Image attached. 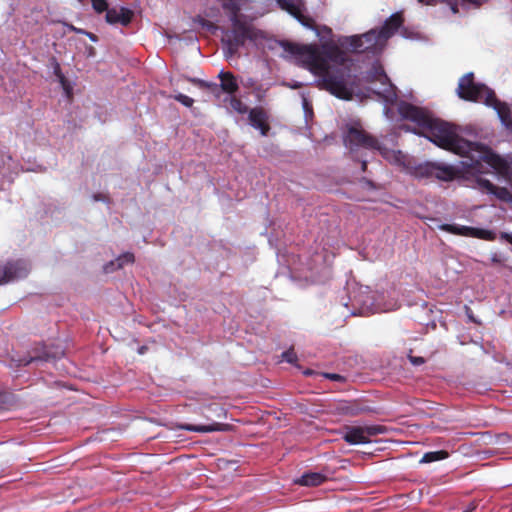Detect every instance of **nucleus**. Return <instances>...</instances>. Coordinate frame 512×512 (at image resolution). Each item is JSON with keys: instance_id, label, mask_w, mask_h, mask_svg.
Returning <instances> with one entry per match:
<instances>
[{"instance_id": "nucleus-1", "label": "nucleus", "mask_w": 512, "mask_h": 512, "mask_svg": "<svg viewBox=\"0 0 512 512\" xmlns=\"http://www.w3.org/2000/svg\"><path fill=\"white\" fill-rule=\"evenodd\" d=\"M283 50L292 55L298 64L317 76V86L342 100H351L358 77L345 66H330L329 59H337L343 53L332 46L324 54L315 44H298L289 41L280 43Z\"/></svg>"}, {"instance_id": "nucleus-2", "label": "nucleus", "mask_w": 512, "mask_h": 512, "mask_svg": "<svg viewBox=\"0 0 512 512\" xmlns=\"http://www.w3.org/2000/svg\"><path fill=\"white\" fill-rule=\"evenodd\" d=\"M398 113L421 130H413L415 134L425 136L438 147L461 156L472 150L473 143L459 137L454 126L434 118L428 110L403 101L398 105Z\"/></svg>"}, {"instance_id": "nucleus-3", "label": "nucleus", "mask_w": 512, "mask_h": 512, "mask_svg": "<svg viewBox=\"0 0 512 512\" xmlns=\"http://www.w3.org/2000/svg\"><path fill=\"white\" fill-rule=\"evenodd\" d=\"M222 8L227 11L231 22V28L223 31L221 39L227 58L236 55L247 41L255 46L263 45L267 34L240 14L241 7L238 0H222Z\"/></svg>"}, {"instance_id": "nucleus-4", "label": "nucleus", "mask_w": 512, "mask_h": 512, "mask_svg": "<svg viewBox=\"0 0 512 512\" xmlns=\"http://www.w3.org/2000/svg\"><path fill=\"white\" fill-rule=\"evenodd\" d=\"M457 94L459 98L469 102H481L486 106L493 107L502 125L507 129L511 123V109L506 102L497 99L495 92L488 86L474 81L472 72L463 75L458 83Z\"/></svg>"}, {"instance_id": "nucleus-5", "label": "nucleus", "mask_w": 512, "mask_h": 512, "mask_svg": "<svg viewBox=\"0 0 512 512\" xmlns=\"http://www.w3.org/2000/svg\"><path fill=\"white\" fill-rule=\"evenodd\" d=\"M411 174L417 179L436 178L448 182L457 176L458 170L452 165L424 162L413 167Z\"/></svg>"}, {"instance_id": "nucleus-6", "label": "nucleus", "mask_w": 512, "mask_h": 512, "mask_svg": "<svg viewBox=\"0 0 512 512\" xmlns=\"http://www.w3.org/2000/svg\"><path fill=\"white\" fill-rule=\"evenodd\" d=\"M344 144L351 152L359 148L367 150L381 149V144L374 136L367 133L362 128L350 127L344 137Z\"/></svg>"}, {"instance_id": "nucleus-7", "label": "nucleus", "mask_w": 512, "mask_h": 512, "mask_svg": "<svg viewBox=\"0 0 512 512\" xmlns=\"http://www.w3.org/2000/svg\"><path fill=\"white\" fill-rule=\"evenodd\" d=\"M386 428L381 425L346 426L343 439L351 445L370 443V438L384 433Z\"/></svg>"}, {"instance_id": "nucleus-8", "label": "nucleus", "mask_w": 512, "mask_h": 512, "mask_svg": "<svg viewBox=\"0 0 512 512\" xmlns=\"http://www.w3.org/2000/svg\"><path fill=\"white\" fill-rule=\"evenodd\" d=\"M218 78L221 81L220 85H218L217 83L206 82L200 79H191V81L198 87L202 89H207L215 95H218L220 90L230 95H233L238 91L239 85L233 73L228 71H221L218 74Z\"/></svg>"}, {"instance_id": "nucleus-9", "label": "nucleus", "mask_w": 512, "mask_h": 512, "mask_svg": "<svg viewBox=\"0 0 512 512\" xmlns=\"http://www.w3.org/2000/svg\"><path fill=\"white\" fill-rule=\"evenodd\" d=\"M439 228L442 231L459 236L473 237L488 241H493L496 238L495 233L490 230L474 228L470 226H463L457 224H442Z\"/></svg>"}, {"instance_id": "nucleus-10", "label": "nucleus", "mask_w": 512, "mask_h": 512, "mask_svg": "<svg viewBox=\"0 0 512 512\" xmlns=\"http://www.w3.org/2000/svg\"><path fill=\"white\" fill-rule=\"evenodd\" d=\"M29 273L27 264L23 260L8 261L0 265V285L25 278Z\"/></svg>"}, {"instance_id": "nucleus-11", "label": "nucleus", "mask_w": 512, "mask_h": 512, "mask_svg": "<svg viewBox=\"0 0 512 512\" xmlns=\"http://www.w3.org/2000/svg\"><path fill=\"white\" fill-rule=\"evenodd\" d=\"M337 413L344 415L355 417L362 414L372 413L373 409L367 405L366 401L362 400H353V401H339L336 404Z\"/></svg>"}, {"instance_id": "nucleus-12", "label": "nucleus", "mask_w": 512, "mask_h": 512, "mask_svg": "<svg viewBox=\"0 0 512 512\" xmlns=\"http://www.w3.org/2000/svg\"><path fill=\"white\" fill-rule=\"evenodd\" d=\"M248 119L252 127L260 130L261 135L266 136L270 130L268 113L263 107H254L248 112Z\"/></svg>"}, {"instance_id": "nucleus-13", "label": "nucleus", "mask_w": 512, "mask_h": 512, "mask_svg": "<svg viewBox=\"0 0 512 512\" xmlns=\"http://www.w3.org/2000/svg\"><path fill=\"white\" fill-rule=\"evenodd\" d=\"M477 185L482 191L494 195L503 202L509 203L512 201V193L506 187H498L485 178H478Z\"/></svg>"}, {"instance_id": "nucleus-14", "label": "nucleus", "mask_w": 512, "mask_h": 512, "mask_svg": "<svg viewBox=\"0 0 512 512\" xmlns=\"http://www.w3.org/2000/svg\"><path fill=\"white\" fill-rule=\"evenodd\" d=\"M133 16V11L128 8L121 7L119 10L116 8H111L107 10L105 19L109 24L119 23L123 26H128L131 23Z\"/></svg>"}, {"instance_id": "nucleus-15", "label": "nucleus", "mask_w": 512, "mask_h": 512, "mask_svg": "<svg viewBox=\"0 0 512 512\" xmlns=\"http://www.w3.org/2000/svg\"><path fill=\"white\" fill-rule=\"evenodd\" d=\"M404 22V18L402 13L396 12L392 14L383 24V26L378 30L380 32V37L384 40H388L392 37L395 32L402 26Z\"/></svg>"}, {"instance_id": "nucleus-16", "label": "nucleus", "mask_w": 512, "mask_h": 512, "mask_svg": "<svg viewBox=\"0 0 512 512\" xmlns=\"http://www.w3.org/2000/svg\"><path fill=\"white\" fill-rule=\"evenodd\" d=\"M363 42L367 52L377 53L381 51L386 45V40L380 37V32L376 29H372L362 34Z\"/></svg>"}, {"instance_id": "nucleus-17", "label": "nucleus", "mask_w": 512, "mask_h": 512, "mask_svg": "<svg viewBox=\"0 0 512 512\" xmlns=\"http://www.w3.org/2000/svg\"><path fill=\"white\" fill-rule=\"evenodd\" d=\"M328 480V476L321 472H306L300 478L295 480V484L307 487H316Z\"/></svg>"}, {"instance_id": "nucleus-18", "label": "nucleus", "mask_w": 512, "mask_h": 512, "mask_svg": "<svg viewBox=\"0 0 512 512\" xmlns=\"http://www.w3.org/2000/svg\"><path fill=\"white\" fill-rule=\"evenodd\" d=\"M482 159L501 174H506L509 170L507 161L488 149L483 152Z\"/></svg>"}, {"instance_id": "nucleus-19", "label": "nucleus", "mask_w": 512, "mask_h": 512, "mask_svg": "<svg viewBox=\"0 0 512 512\" xmlns=\"http://www.w3.org/2000/svg\"><path fill=\"white\" fill-rule=\"evenodd\" d=\"M180 428L190 432L210 433L215 431H228L230 429V425L214 422L209 425L183 424Z\"/></svg>"}, {"instance_id": "nucleus-20", "label": "nucleus", "mask_w": 512, "mask_h": 512, "mask_svg": "<svg viewBox=\"0 0 512 512\" xmlns=\"http://www.w3.org/2000/svg\"><path fill=\"white\" fill-rule=\"evenodd\" d=\"M135 260L134 254L126 252L120 255L116 261H111L104 266L105 273H111L116 269L122 268L125 264L133 263Z\"/></svg>"}, {"instance_id": "nucleus-21", "label": "nucleus", "mask_w": 512, "mask_h": 512, "mask_svg": "<svg viewBox=\"0 0 512 512\" xmlns=\"http://www.w3.org/2000/svg\"><path fill=\"white\" fill-rule=\"evenodd\" d=\"M289 12L305 27L309 29H315V21L313 18L304 15L298 7L290 5L288 8Z\"/></svg>"}, {"instance_id": "nucleus-22", "label": "nucleus", "mask_w": 512, "mask_h": 512, "mask_svg": "<svg viewBox=\"0 0 512 512\" xmlns=\"http://www.w3.org/2000/svg\"><path fill=\"white\" fill-rule=\"evenodd\" d=\"M378 151L380 152V154L382 155L383 158H385L386 160H388L391 163H395L398 165H401L404 163L405 156L402 154L401 151L390 150V149H388L386 147H382V146H381V149H378Z\"/></svg>"}, {"instance_id": "nucleus-23", "label": "nucleus", "mask_w": 512, "mask_h": 512, "mask_svg": "<svg viewBox=\"0 0 512 512\" xmlns=\"http://www.w3.org/2000/svg\"><path fill=\"white\" fill-rule=\"evenodd\" d=\"M378 151L380 152V154L382 155L383 158H385L386 160H388L391 163H395L398 165H401L404 163L405 156L402 154L401 151L390 150V149H388L386 147H382V146H381V149H378Z\"/></svg>"}, {"instance_id": "nucleus-24", "label": "nucleus", "mask_w": 512, "mask_h": 512, "mask_svg": "<svg viewBox=\"0 0 512 512\" xmlns=\"http://www.w3.org/2000/svg\"><path fill=\"white\" fill-rule=\"evenodd\" d=\"M345 43H347V45L353 52H358V53L367 52L365 49V44L363 42L362 35H359V36L354 35V36L348 37L346 39Z\"/></svg>"}, {"instance_id": "nucleus-25", "label": "nucleus", "mask_w": 512, "mask_h": 512, "mask_svg": "<svg viewBox=\"0 0 512 512\" xmlns=\"http://www.w3.org/2000/svg\"><path fill=\"white\" fill-rule=\"evenodd\" d=\"M448 457V452L444 450L427 452L423 455L421 463H431L434 461L443 460Z\"/></svg>"}, {"instance_id": "nucleus-26", "label": "nucleus", "mask_w": 512, "mask_h": 512, "mask_svg": "<svg viewBox=\"0 0 512 512\" xmlns=\"http://www.w3.org/2000/svg\"><path fill=\"white\" fill-rule=\"evenodd\" d=\"M230 107L239 114H245L249 112L248 107L238 97L232 96L230 98Z\"/></svg>"}, {"instance_id": "nucleus-27", "label": "nucleus", "mask_w": 512, "mask_h": 512, "mask_svg": "<svg viewBox=\"0 0 512 512\" xmlns=\"http://www.w3.org/2000/svg\"><path fill=\"white\" fill-rule=\"evenodd\" d=\"M92 4V8L94 11L98 14H101L103 12H107L109 10V5L107 0H90Z\"/></svg>"}, {"instance_id": "nucleus-28", "label": "nucleus", "mask_w": 512, "mask_h": 512, "mask_svg": "<svg viewBox=\"0 0 512 512\" xmlns=\"http://www.w3.org/2000/svg\"><path fill=\"white\" fill-rule=\"evenodd\" d=\"M282 359L290 364H295L298 360L297 354L293 348L284 351L281 355Z\"/></svg>"}, {"instance_id": "nucleus-29", "label": "nucleus", "mask_w": 512, "mask_h": 512, "mask_svg": "<svg viewBox=\"0 0 512 512\" xmlns=\"http://www.w3.org/2000/svg\"><path fill=\"white\" fill-rule=\"evenodd\" d=\"M174 99L188 108L192 107L193 103H194V100L191 97L181 94V93L175 95Z\"/></svg>"}, {"instance_id": "nucleus-30", "label": "nucleus", "mask_w": 512, "mask_h": 512, "mask_svg": "<svg viewBox=\"0 0 512 512\" xmlns=\"http://www.w3.org/2000/svg\"><path fill=\"white\" fill-rule=\"evenodd\" d=\"M208 410L213 411L217 417H225V410L223 407L219 406L218 404H210L207 406Z\"/></svg>"}, {"instance_id": "nucleus-31", "label": "nucleus", "mask_w": 512, "mask_h": 512, "mask_svg": "<svg viewBox=\"0 0 512 512\" xmlns=\"http://www.w3.org/2000/svg\"><path fill=\"white\" fill-rule=\"evenodd\" d=\"M465 312L471 322L478 323V321L474 317L472 309L469 306H465Z\"/></svg>"}, {"instance_id": "nucleus-32", "label": "nucleus", "mask_w": 512, "mask_h": 512, "mask_svg": "<svg viewBox=\"0 0 512 512\" xmlns=\"http://www.w3.org/2000/svg\"><path fill=\"white\" fill-rule=\"evenodd\" d=\"M325 377L333 381H339L343 378L341 375L334 373H327L325 374Z\"/></svg>"}, {"instance_id": "nucleus-33", "label": "nucleus", "mask_w": 512, "mask_h": 512, "mask_svg": "<svg viewBox=\"0 0 512 512\" xmlns=\"http://www.w3.org/2000/svg\"><path fill=\"white\" fill-rule=\"evenodd\" d=\"M501 238L506 240L508 243L512 245V234L510 233H502Z\"/></svg>"}, {"instance_id": "nucleus-34", "label": "nucleus", "mask_w": 512, "mask_h": 512, "mask_svg": "<svg viewBox=\"0 0 512 512\" xmlns=\"http://www.w3.org/2000/svg\"><path fill=\"white\" fill-rule=\"evenodd\" d=\"M411 362L413 364L419 365V364L424 363V359L422 357H412Z\"/></svg>"}, {"instance_id": "nucleus-35", "label": "nucleus", "mask_w": 512, "mask_h": 512, "mask_svg": "<svg viewBox=\"0 0 512 512\" xmlns=\"http://www.w3.org/2000/svg\"><path fill=\"white\" fill-rule=\"evenodd\" d=\"M362 181H363L366 185H368L369 187H371V188H374V187H375V186H374V183H373L371 180H368V179H366V178H363V179H362Z\"/></svg>"}, {"instance_id": "nucleus-36", "label": "nucleus", "mask_w": 512, "mask_h": 512, "mask_svg": "<svg viewBox=\"0 0 512 512\" xmlns=\"http://www.w3.org/2000/svg\"><path fill=\"white\" fill-rule=\"evenodd\" d=\"M361 169H362L363 172L366 171V169H367V161H365V160L361 161Z\"/></svg>"}, {"instance_id": "nucleus-37", "label": "nucleus", "mask_w": 512, "mask_h": 512, "mask_svg": "<svg viewBox=\"0 0 512 512\" xmlns=\"http://www.w3.org/2000/svg\"><path fill=\"white\" fill-rule=\"evenodd\" d=\"M475 508H476V505H475V504H471V505L469 506L468 510H466V511H467V512H469V511L474 510Z\"/></svg>"}, {"instance_id": "nucleus-38", "label": "nucleus", "mask_w": 512, "mask_h": 512, "mask_svg": "<svg viewBox=\"0 0 512 512\" xmlns=\"http://www.w3.org/2000/svg\"><path fill=\"white\" fill-rule=\"evenodd\" d=\"M37 358H30L29 360L25 361L24 362V365H27L29 363H31L32 361L36 360Z\"/></svg>"}, {"instance_id": "nucleus-39", "label": "nucleus", "mask_w": 512, "mask_h": 512, "mask_svg": "<svg viewBox=\"0 0 512 512\" xmlns=\"http://www.w3.org/2000/svg\"><path fill=\"white\" fill-rule=\"evenodd\" d=\"M88 35H89V37H90V39H91V40H93V41H95V40H96V36H95L94 34L89 33Z\"/></svg>"}, {"instance_id": "nucleus-40", "label": "nucleus", "mask_w": 512, "mask_h": 512, "mask_svg": "<svg viewBox=\"0 0 512 512\" xmlns=\"http://www.w3.org/2000/svg\"><path fill=\"white\" fill-rule=\"evenodd\" d=\"M305 374L310 375V374H312V371L308 369L307 371H305Z\"/></svg>"}, {"instance_id": "nucleus-41", "label": "nucleus", "mask_w": 512, "mask_h": 512, "mask_svg": "<svg viewBox=\"0 0 512 512\" xmlns=\"http://www.w3.org/2000/svg\"><path fill=\"white\" fill-rule=\"evenodd\" d=\"M144 350H145V347H141V348H140V350H139V352H140V353H143V352H144Z\"/></svg>"}, {"instance_id": "nucleus-42", "label": "nucleus", "mask_w": 512, "mask_h": 512, "mask_svg": "<svg viewBox=\"0 0 512 512\" xmlns=\"http://www.w3.org/2000/svg\"><path fill=\"white\" fill-rule=\"evenodd\" d=\"M94 198H95V200H100L101 199L100 195H96Z\"/></svg>"}, {"instance_id": "nucleus-43", "label": "nucleus", "mask_w": 512, "mask_h": 512, "mask_svg": "<svg viewBox=\"0 0 512 512\" xmlns=\"http://www.w3.org/2000/svg\"><path fill=\"white\" fill-rule=\"evenodd\" d=\"M79 2H84L85 0H78Z\"/></svg>"}, {"instance_id": "nucleus-44", "label": "nucleus", "mask_w": 512, "mask_h": 512, "mask_svg": "<svg viewBox=\"0 0 512 512\" xmlns=\"http://www.w3.org/2000/svg\"><path fill=\"white\" fill-rule=\"evenodd\" d=\"M419 2H423V0H419Z\"/></svg>"}, {"instance_id": "nucleus-45", "label": "nucleus", "mask_w": 512, "mask_h": 512, "mask_svg": "<svg viewBox=\"0 0 512 512\" xmlns=\"http://www.w3.org/2000/svg\"><path fill=\"white\" fill-rule=\"evenodd\" d=\"M464 512H467V511H464Z\"/></svg>"}]
</instances>
